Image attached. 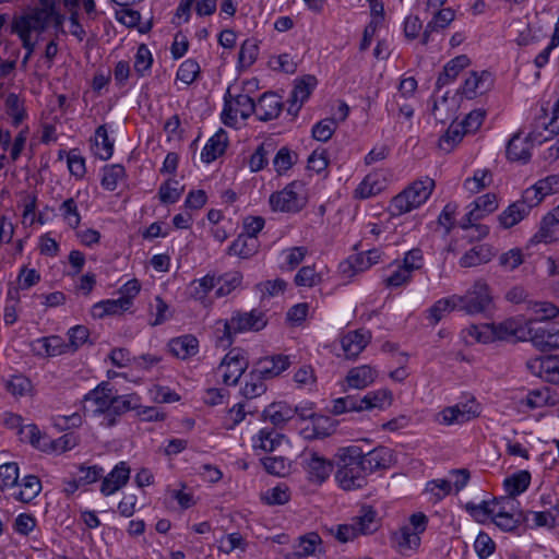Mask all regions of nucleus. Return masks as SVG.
Returning a JSON list of instances; mask_svg holds the SVG:
<instances>
[{"label":"nucleus","mask_w":559,"mask_h":559,"mask_svg":"<svg viewBox=\"0 0 559 559\" xmlns=\"http://www.w3.org/2000/svg\"><path fill=\"white\" fill-rule=\"evenodd\" d=\"M459 310L468 314L481 313L488 309L491 304L489 287L485 282L478 281L465 295L460 296Z\"/></svg>","instance_id":"7"},{"label":"nucleus","mask_w":559,"mask_h":559,"mask_svg":"<svg viewBox=\"0 0 559 559\" xmlns=\"http://www.w3.org/2000/svg\"><path fill=\"white\" fill-rule=\"evenodd\" d=\"M495 524L503 531L511 532L520 524L527 521V515L523 511L518 513H507L504 511H496L492 518Z\"/></svg>","instance_id":"42"},{"label":"nucleus","mask_w":559,"mask_h":559,"mask_svg":"<svg viewBox=\"0 0 559 559\" xmlns=\"http://www.w3.org/2000/svg\"><path fill=\"white\" fill-rule=\"evenodd\" d=\"M69 342L66 343L68 352H76L88 341L90 330L84 325H75L68 332Z\"/></svg>","instance_id":"53"},{"label":"nucleus","mask_w":559,"mask_h":559,"mask_svg":"<svg viewBox=\"0 0 559 559\" xmlns=\"http://www.w3.org/2000/svg\"><path fill=\"white\" fill-rule=\"evenodd\" d=\"M21 489L14 495V498L21 502L28 503L35 499L41 491L40 479L35 475H27L23 478Z\"/></svg>","instance_id":"41"},{"label":"nucleus","mask_w":559,"mask_h":559,"mask_svg":"<svg viewBox=\"0 0 559 559\" xmlns=\"http://www.w3.org/2000/svg\"><path fill=\"white\" fill-rule=\"evenodd\" d=\"M19 481V466L14 462L0 465V489L3 490L9 487L17 485Z\"/></svg>","instance_id":"56"},{"label":"nucleus","mask_w":559,"mask_h":559,"mask_svg":"<svg viewBox=\"0 0 559 559\" xmlns=\"http://www.w3.org/2000/svg\"><path fill=\"white\" fill-rule=\"evenodd\" d=\"M382 189V182H379L374 175H368L356 189V194L361 199H367L377 195Z\"/></svg>","instance_id":"57"},{"label":"nucleus","mask_w":559,"mask_h":559,"mask_svg":"<svg viewBox=\"0 0 559 559\" xmlns=\"http://www.w3.org/2000/svg\"><path fill=\"white\" fill-rule=\"evenodd\" d=\"M227 133L221 129L205 144L201 152V158L204 163L210 164L218 156L223 155L227 147Z\"/></svg>","instance_id":"29"},{"label":"nucleus","mask_w":559,"mask_h":559,"mask_svg":"<svg viewBox=\"0 0 559 559\" xmlns=\"http://www.w3.org/2000/svg\"><path fill=\"white\" fill-rule=\"evenodd\" d=\"M102 187L108 191L117 188L118 181L124 177V167L120 164L107 165L103 168Z\"/></svg>","instance_id":"50"},{"label":"nucleus","mask_w":559,"mask_h":559,"mask_svg":"<svg viewBox=\"0 0 559 559\" xmlns=\"http://www.w3.org/2000/svg\"><path fill=\"white\" fill-rule=\"evenodd\" d=\"M469 58L466 55H460L450 60L444 67L443 71L437 79L436 86L440 90L442 86L449 84L456 79L459 73L466 67L469 66Z\"/></svg>","instance_id":"31"},{"label":"nucleus","mask_w":559,"mask_h":559,"mask_svg":"<svg viewBox=\"0 0 559 559\" xmlns=\"http://www.w3.org/2000/svg\"><path fill=\"white\" fill-rule=\"evenodd\" d=\"M298 160V154L293 152L287 146L281 147L273 158L274 169L278 175L285 174Z\"/></svg>","instance_id":"46"},{"label":"nucleus","mask_w":559,"mask_h":559,"mask_svg":"<svg viewBox=\"0 0 559 559\" xmlns=\"http://www.w3.org/2000/svg\"><path fill=\"white\" fill-rule=\"evenodd\" d=\"M290 366L289 356L273 355L260 358L255 364V369L265 378L272 379L280 376Z\"/></svg>","instance_id":"20"},{"label":"nucleus","mask_w":559,"mask_h":559,"mask_svg":"<svg viewBox=\"0 0 559 559\" xmlns=\"http://www.w3.org/2000/svg\"><path fill=\"white\" fill-rule=\"evenodd\" d=\"M492 76L488 71H483L480 73L473 71L467 78L461 88V93L465 95L467 98L472 99L477 94H484L490 90L492 85Z\"/></svg>","instance_id":"18"},{"label":"nucleus","mask_w":559,"mask_h":559,"mask_svg":"<svg viewBox=\"0 0 559 559\" xmlns=\"http://www.w3.org/2000/svg\"><path fill=\"white\" fill-rule=\"evenodd\" d=\"M255 110V103L249 95L239 94L235 96L233 115L237 117V112H239L240 117L246 120L253 115Z\"/></svg>","instance_id":"61"},{"label":"nucleus","mask_w":559,"mask_h":559,"mask_svg":"<svg viewBox=\"0 0 559 559\" xmlns=\"http://www.w3.org/2000/svg\"><path fill=\"white\" fill-rule=\"evenodd\" d=\"M336 124L337 122L334 118L319 121L312 128L313 139L321 142L329 141L335 132Z\"/></svg>","instance_id":"60"},{"label":"nucleus","mask_w":559,"mask_h":559,"mask_svg":"<svg viewBox=\"0 0 559 559\" xmlns=\"http://www.w3.org/2000/svg\"><path fill=\"white\" fill-rule=\"evenodd\" d=\"M491 182V174L489 170H477L473 178H468L464 181V188L472 193H477L485 189Z\"/></svg>","instance_id":"58"},{"label":"nucleus","mask_w":559,"mask_h":559,"mask_svg":"<svg viewBox=\"0 0 559 559\" xmlns=\"http://www.w3.org/2000/svg\"><path fill=\"white\" fill-rule=\"evenodd\" d=\"M302 465L307 469L311 480L323 483L333 468L332 462L320 456L317 452H305L301 454Z\"/></svg>","instance_id":"12"},{"label":"nucleus","mask_w":559,"mask_h":559,"mask_svg":"<svg viewBox=\"0 0 559 559\" xmlns=\"http://www.w3.org/2000/svg\"><path fill=\"white\" fill-rule=\"evenodd\" d=\"M535 140L534 132L528 133L525 138L521 136L520 131L514 133L507 143V158L511 162L526 164L531 159L532 142Z\"/></svg>","instance_id":"11"},{"label":"nucleus","mask_w":559,"mask_h":559,"mask_svg":"<svg viewBox=\"0 0 559 559\" xmlns=\"http://www.w3.org/2000/svg\"><path fill=\"white\" fill-rule=\"evenodd\" d=\"M215 285V277L211 275L193 281L190 285V296L195 300H203Z\"/></svg>","instance_id":"52"},{"label":"nucleus","mask_w":559,"mask_h":559,"mask_svg":"<svg viewBox=\"0 0 559 559\" xmlns=\"http://www.w3.org/2000/svg\"><path fill=\"white\" fill-rule=\"evenodd\" d=\"M362 449L349 445L338 449L335 455L337 465L336 480L344 490H354L367 485L368 472L365 469Z\"/></svg>","instance_id":"1"},{"label":"nucleus","mask_w":559,"mask_h":559,"mask_svg":"<svg viewBox=\"0 0 559 559\" xmlns=\"http://www.w3.org/2000/svg\"><path fill=\"white\" fill-rule=\"evenodd\" d=\"M527 334L533 345L540 352H547L559 348V329L551 326L528 325Z\"/></svg>","instance_id":"14"},{"label":"nucleus","mask_w":559,"mask_h":559,"mask_svg":"<svg viewBox=\"0 0 559 559\" xmlns=\"http://www.w3.org/2000/svg\"><path fill=\"white\" fill-rule=\"evenodd\" d=\"M559 224H555V219L547 214L540 222L538 231L533 236L532 242L549 243L558 239Z\"/></svg>","instance_id":"40"},{"label":"nucleus","mask_w":559,"mask_h":559,"mask_svg":"<svg viewBox=\"0 0 559 559\" xmlns=\"http://www.w3.org/2000/svg\"><path fill=\"white\" fill-rule=\"evenodd\" d=\"M472 205L474 206L462 219L461 228H472L473 222H477L485 214L492 213L498 207L497 197L493 193H487L478 197Z\"/></svg>","instance_id":"13"},{"label":"nucleus","mask_w":559,"mask_h":559,"mask_svg":"<svg viewBox=\"0 0 559 559\" xmlns=\"http://www.w3.org/2000/svg\"><path fill=\"white\" fill-rule=\"evenodd\" d=\"M128 299H107L95 304L92 308L94 318L103 319L106 316L120 314L129 309Z\"/></svg>","instance_id":"37"},{"label":"nucleus","mask_w":559,"mask_h":559,"mask_svg":"<svg viewBox=\"0 0 559 559\" xmlns=\"http://www.w3.org/2000/svg\"><path fill=\"white\" fill-rule=\"evenodd\" d=\"M51 17L46 11L34 9L32 12L15 17L12 22V32L16 34L29 35L31 32H44L47 28Z\"/></svg>","instance_id":"9"},{"label":"nucleus","mask_w":559,"mask_h":559,"mask_svg":"<svg viewBox=\"0 0 559 559\" xmlns=\"http://www.w3.org/2000/svg\"><path fill=\"white\" fill-rule=\"evenodd\" d=\"M168 346L174 356L180 359H187L198 353L199 341L195 336L186 334L170 340Z\"/></svg>","instance_id":"27"},{"label":"nucleus","mask_w":559,"mask_h":559,"mask_svg":"<svg viewBox=\"0 0 559 559\" xmlns=\"http://www.w3.org/2000/svg\"><path fill=\"white\" fill-rule=\"evenodd\" d=\"M317 83L318 81L314 75H304L301 79L295 81V86L290 93V96L302 104L309 98L312 91L317 86Z\"/></svg>","instance_id":"45"},{"label":"nucleus","mask_w":559,"mask_h":559,"mask_svg":"<svg viewBox=\"0 0 559 559\" xmlns=\"http://www.w3.org/2000/svg\"><path fill=\"white\" fill-rule=\"evenodd\" d=\"M369 331L356 330L348 332L341 340L342 348L347 358H356L370 342Z\"/></svg>","instance_id":"21"},{"label":"nucleus","mask_w":559,"mask_h":559,"mask_svg":"<svg viewBox=\"0 0 559 559\" xmlns=\"http://www.w3.org/2000/svg\"><path fill=\"white\" fill-rule=\"evenodd\" d=\"M461 299L459 298V295H452L448 298H441L437 300L428 310H427V320L431 325H437L442 318L454 311L459 310V305Z\"/></svg>","instance_id":"26"},{"label":"nucleus","mask_w":559,"mask_h":559,"mask_svg":"<svg viewBox=\"0 0 559 559\" xmlns=\"http://www.w3.org/2000/svg\"><path fill=\"white\" fill-rule=\"evenodd\" d=\"M518 331L516 322L512 319L506 320L501 323H486L481 325H471L467 333L476 342L489 343L495 340H508L515 336Z\"/></svg>","instance_id":"6"},{"label":"nucleus","mask_w":559,"mask_h":559,"mask_svg":"<svg viewBox=\"0 0 559 559\" xmlns=\"http://www.w3.org/2000/svg\"><path fill=\"white\" fill-rule=\"evenodd\" d=\"M242 276L239 272L224 274L217 278L219 287L216 290V296L223 297L229 295L241 283Z\"/></svg>","instance_id":"55"},{"label":"nucleus","mask_w":559,"mask_h":559,"mask_svg":"<svg viewBox=\"0 0 559 559\" xmlns=\"http://www.w3.org/2000/svg\"><path fill=\"white\" fill-rule=\"evenodd\" d=\"M310 424L301 429V435L307 440L324 439L335 431L334 421L322 415H314Z\"/></svg>","instance_id":"19"},{"label":"nucleus","mask_w":559,"mask_h":559,"mask_svg":"<svg viewBox=\"0 0 559 559\" xmlns=\"http://www.w3.org/2000/svg\"><path fill=\"white\" fill-rule=\"evenodd\" d=\"M298 412V407L293 408L285 402H276L270 404L263 411V418L270 419V421L276 426L281 427L296 415Z\"/></svg>","instance_id":"25"},{"label":"nucleus","mask_w":559,"mask_h":559,"mask_svg":"<svg viewBox=\"0 0 559 559\" xmlns=\"http://www.w3.org/2000/svg\"><path fill=\"white\" fill-rule=\"evenodd\" d=\"M454 17L455 12L451 8L437 10L433 13L432 20L428 22L424 29L421 43L426 45L429 41L431 33L445 28L450 25Z\"/></svg>","instance_id":"33"},{"label":"nucleus","mask_w":559,"mask_h":559,"mask_svg":"<svg viewBox=\"0 0 559 559\" xmlns=\"http://www.w3.org/2000/svg\"><path fill=\"white\" fill-rule=\"evenodd\" d=\"M465 509L479 523H485L490 516L493 518L496 512V508H491L486 500H483L478 504L467 502Z\"/></svg>","instance_id":"54"},{"label":"nucleus","mask_w":559,"mask_h":559,"mask_svg":"<svg viewBox=\"0 0 559 559\" xmlns=\"http://www.w3.org/2000/svg\"><path fill=\"white\" fill-rule=\"evenodd\" d=\"M304 188L301 181H293L282 191L274 192L270 197V205L273 211L297 213L305 206V198L300 195L299 190Z\"/></svg>","instance_id":"5"},{"label":"nucleus","mask_w":559,"mask_h":559,"mask_svg":"<svg viewBox=\"0 0 559 559\" xmlns=\"http://www.w3.org/2000/svg\"><path fill=\"white\" fill-rule=\"evenodd\" d=\"M435 188V181L426 180L415 181L400 194L394 197L390 204V211L393 215H402L420 206L430 197Z\"/></svg>","instance_id":"2"},{"label":"nucleus","mask_w":559,"mask_h":559,"mask_svg":"<svg viewBox=\"0 0 559 559\" xmlns=\"http://www.w3.org/2000/svg\"><path fill=\"white\" fill-rule=\"evenodd\" d=\"M95 145L100 148L96 152V156L103 160H107L114 153V141L108 136L105 126H99L95 131Z\"/></svg>","instance_id":"48"},{"label":"nucleus","mask_w":559,"mask_h":559,"mask_svg":"<svg viewBox=\"0 0 559 559\" xmlns=\"http://www.w3.org/2000/svg\"><path fill=\"white\" fill-rule=\"evenodd\" d=\"M392 542L400 554L406 555L407 551L419 547L420 536L413 533L411 526H402L397 532L393 533Z\"/></svg>","instance_id":"34"},{"label":"nucleus","mask_w":559,"mask_h":559,"mask_svg":"<svg viewBox=\"0 0 559 559\" xmlns=\"http://www.w3.org/2000/svg\"><path fill=\"white\" fill-rule=\"evenodd\" d=\"M546 182H540L538 186H534L526 189L522 199L510 204L500 215L499 222L503 228H511L522 219H524L534 207V203L528 204L527 199L530 194L548 193L549 187H544Z\"/></svg>","instance_id":"4"},{"label":"nucleus","mask_w":559,"mask_h":559,"mask_svg":"<svg viewBox=\"0 0 559 559\" xmlns=\"http://www.w3.org/2000/svg\"><path fill=\"white\" fill-rule=\"evenodd\" d=\"M199 73V63L193 59H188L180 64L177 71V79L183 82L185 84L190 85L197 80Z\"/></svg>","instance_id":"59"},{"label":"nucleus","mask_w":559,"mask_h":559,"mask_svg":"<svg viewBox=\"0 0 559 559\" xmlns=\"http://www.w3.org/2000/svg\"><path fill=\"white\" fill-rule=\"evenodd\" d=\"M267 324L265 313L259 309L249 312L235 311L231 318L225 321L224 336L231 343V336L242 332H259Z\"/></svg>","instance_id":"3"},{"label":"nucleus","mask_w":559,"mask_h":559,"mask_svg":"<svg viewBox=\"0 0 559 559\" xmlns=\"http://www.w3.org/2000/svg\"><path fill=\"white\" fill-rule=\"evenodd\" d=\"M527 369L547 382L559 383V355H547L530 359Z\"/></svg>","instance_id":"10"},{"label":"nucleus","mask_w":559,"mask_h":559,"mask_svg":"<svg viewBox=\"0 0 559 559\" xmlns=\"http://www.w3.org/2000/svg\"><path fill=\"white\" fill-rule=\"evenodd\" d=\"M130 478V467L126 462H120L114 469L103 479L100 492L109 496L122 488Z\"/></svg>","instance_id":"17"},{"label":"nucleus","mask_w":559,"mask_h":559,"mask_svg":"<svg viewBox=\"0 0 559 559\" xmlns=\"http://www.w3.org/2000/svg\"><path fill=\"white\" fill-rule=\"evenodd\" d=\"M116 392L109 382L104 381L85 395V401H93L97 405L95 412L105 414L111 405Z\"/></svg>","instance_id":"23"},{"label":"nucleus","mask_w":559,"mask_h":559,"mask_svg":"<svg viewBox=\"0 0 559 559\" xmlns=\"http://www.w3.org/2000/svg\"><path fill=\"white\" fill-rule=\"evenodd\" d=\"M248 366L249 362L243 350L240 348L229 350L219 365V368H226L223 373V382L227 385H236Z\"/></svg>","instance_id":"8"},{"label":"nucleus","mask_w":559,"mask_h":559,"mask_svg":"<svg viewBox=\"0 0 559 559\" xmlns=\"http://www.w3.org/2000/svg\"><path fill=\"white\" fill-rule=\"evenodd\" d=\"M290 495L286 486H276L262 495V500L269 506H282L289 501Z\"/></svg>","instance_id":"62"},{"label":"nucleus","mask_w":559,"mask_h":559,"mask_svg":"<svg viewBox=\"0 0 559 559\" xmlns=\"http://www.w3.org/2000/svg\"><path fill=\"white\" fill-rule=\"evenodd\" d=\"M258 237H248L240 234L228 247L227 253L241 259H249L258 252Z\"/></svg>","instance_id":"32"},{"label":"nucleus","mask_w":559,"mask_h":559,"mask_svg":"<svg viewBox=\"0 0 559 559\" xmlns=\"http://www.w3.org/2000/svg\"><path fill=\"white\" fill-rule=\"evenodd\" d=\"M241 393L246 399H254L266 391L264 380H266L255 367L249 372Z\"/></svg>","instance_id":"39"},{"label":"nucleus","mask_w":559,"mask_h":559,"mask_svg":"<svg viewBox=\"0 0 559 559\" xmlns=\"http://www.w3.org/2000/svg\"><path fill=\"white\" fill-rule=\"evenodd\" d=\"M532 316L525 321V328L528 325L540 326L539 323L555 319L559 314V308L547 301L534 302L531 307Z\"/></svg>","instance_id":"30"},{"label":"nucleus","mask_w":559,"mask_h":559,"mask_svg":"<svg viewBox=\"0 0 559 559\" xmlns=\"http://www.w3.org/2000/svg\"><path fill=\"white\" fill-rule=\"evenodd\" d=\"M140 399L136 394L116 395L111 405L105 413L107 416L122 415L128 411L135 409L139 406Z\"/></svg>","instance_id":"44"},{"label":"nucleus","mask_w":559,"mask_h":559,"mask_svg":"<svg viewBox=\"0 0 559 559\" xmlns=\"http://www.w3.org/2000/svg\"><path fill=\"white\" fill-rule=\"evenodd\" d=\"M117 20L127 27L139 26V32L142 34L147 33L152 28V22L140 25L141 14L139 11L123 7L116 11Z\"/></svg>","instance_id":"43"},{"label":"nucleus","mask_w":559,"mask_h":559,"mask_svg":"<svg viewBox=\"0 0 559 559\" xmlns=\"http://www.w3.org/2000/svg\"><path fill=\"white\" fill-rule=\"evenodd\" d=\"M368 474L378 469L389 468L393 461L392 451L385 447H378L367 453L362 451L361 459Z\"/></svg>","instance_id":"22"},{"label":"nucleus","mask_w":559,"mask_h":559,"mask_svg":"<svg viewBox=\"0 0 559 559\" xmlns=\"http://www.w3.org/2000/svg\"><path fill=\"white\" fill-rule=\"evenodd\" d=\"M36 344L40 345V349L34 347V352L38 356L56 357L68 353L66 342L59 335L40 337L36 341Z\"/></svg>","instance_id":"35"},{"label":"nucleus","mask_w":559,"mask_h":559,"mask_svg":"<svg viewBox=\"0 0 559 559\" xmlns=\"http://www.w3.org/2000/svg\"><path fill=\"white\" fill-rule=\"evenodd\" d=\"M322 281L320 273H318L313 265L302 266L295 275L294 282L299 287H313L319 285Z\"/></svg>","instance_id":"51"},{"label":"nucleus","mask_w":559,"mask_h":559,"mask_svg":"<svg viewBox=\"0 0 559 559\" xmlns=\"http://www.w3.org/2000/svg\"><path fill=\"white\" fill-rule=\"evenodd\" d=\"M377 378V371L368 366L362 365L352 368L345 378L347 386L350 389L362 390L370 385Z\"/></svg>","instance_id":"24"},{"label":"nucleus","mask_w":559,"mask_h":559,"mask_svg":"<svg viewBox=\"0 0 559 559\" xmlns=\"http://www.w3.org/2000/svg\"><path fill=\"white\" fill-rule=\"evenodd\" d=\"M254 115L261 121H269L278 117L283 109V103L277 94L264 93L255 103Z\"/></svg>","instance_id":"16"},{"label":"nucleus","mask_w":559,"mask_h":559,"mask_svg":"<svg viewBox=\"0 0 559 559\" xmlns=\"http://www.w3.org/2000/svg\"><path fill=\"white\" fill-rule=\"evenodd\" d=\"M495 257L493 248L490 245L481 243L473 247L460 259L462 267H473L489 262Z\"/></svg>","instance_id":"28"},{"label":"nucleus","mask_w":559,"mask_h":559,"mask_svg":"<svg viewBox=\"0 0 559 559\" xmlns=\"http://www.w3.org/2000/svg\"><path fill=\"white\" fill-rule=\"evenodd\" d=\"M464 134H467L462 126L459 124H450L445 133L439 140V147L445 152H451L456 144H459Z\"/></svg>","instance_id":"49"},{"label":"nucleus","mask_w":559,"mask_h":559,"mask_svg":"<svg viewBox=\"0 0 559 559\" xmlns=\"http://www.w3.org/2000/svg\"><path fill=\"white\" fill-rule=\"evenodd\" d=\"M479 415L478 407L467 403L449 406L439 413V421L443 425L464 424Z\"/></svg>","instance_id":"15"},{"label":"nucleus","mask_w":559,"mask_h":559,"mask_svg":"<svg viewBox=\"0 0 559 559\" xmlns=\"http://www.w3.org/2000/svg\"><path fill=\"white\" fill-rule=\"evenodd\" d=\"M178 185L177 180L169 179L159 187L158 194L163 203L173 204L180 199L181 189L178 188Z\"/></svg>","instance_id":"63"},{"label":"nucleus","mask_w":559,"mask_h":559,"mask_svg":"<svg viewBox=\"0 0 559 559\" xmlns=\"http://www.w3.org/2000/svg\"><path fill=\"white\" fill-rule=\"evenodd\" d=\"M60 211L64 221L71 228H76L81 222V215L78 210L76 202L74 199L69 198L62 202L60 205Z\"/></svg>","instance_id":"64"},{"label":"nucleus","mask_w":559,"mask_h":559,"mask_svg":"<svg viewBox=\"0 0 559 559\" xmlns=\"http://www.w3.org/2000/svg\"><path fill=\"white\" fill-rule=\"evenodd\" d=\"M353 524H356L359 534H371L379 527L377 520V511L371 506H362L358 515L353 519Z\"/></svg>","instance_id":"36"},{"label":"nucleus","mask_w":559,"mask_h":559,"mask_svg":"<svg viewBox=\"0 0 559 559\" xmlns=\"http://www.w3.org/2000/svg\"><path fill=\"white\" fill-rule=\"evenodd\" d=\"M531 484V474L528 471H520L503 481L504 489L509 496L516 497L524 492Z\"/></svg>","instance_id":"38"},{"label":"nucleus","mask_w":559,"mask_h":559,"mask_svg":"<svg viewBox=\"0 0 559 559\" xmlns=\"http://www.w3.org/2000/svg\"><path fill=\"white\" fill-rule=\"evenodd\" d=\"M259 55L258 43L253 38L246 39L238 53V66L240 69L249 68L254 63Z\"/></svg>","instance_id":"47"}]
</instances>
